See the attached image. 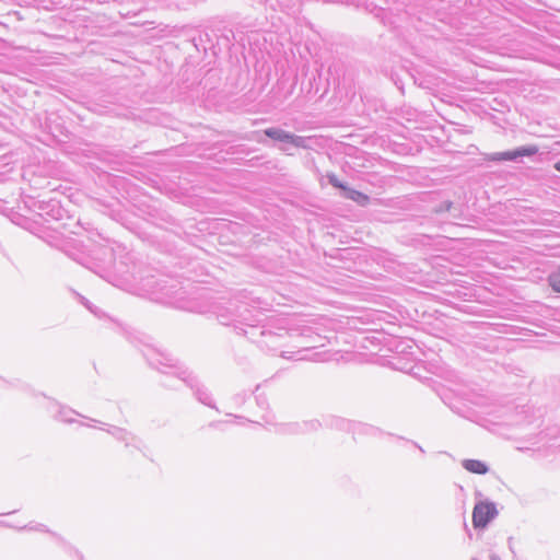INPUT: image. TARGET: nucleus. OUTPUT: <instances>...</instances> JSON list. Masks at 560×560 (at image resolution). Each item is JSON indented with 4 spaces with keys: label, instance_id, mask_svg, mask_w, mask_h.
Returning a JSON list of instances; mask_svg holds the SVG:
<instances>
[{
    "label": "nucleus",
    "instance_id": "obj_1",
    "mask_svg": "<svg viewBox=\"0 0 560 560\" xmlns=\"http://www.w3.org/2000/svg\"><path fill=\"white\" fill-rule=\"evenodd\" d=\"M498 511L491 502H478L472 511V524L476 528H483L493 520Z\"/></svg>",
    "mask_w": 560,
    "mask_h": 560
},
{
    "label": "nucleus",
    "instance_id": "obj_2",
    "mask_svg": "<svg viewBox=\"0 0 560 560\" xmlns=\"http://www.w3.org/2000/svg\"><path fill=\"white\" fill-rule=\"evenodd\" d=\"M538 152V148L536 145L523 147L513 151L506 152H497L491 154H486L485 160L489 162H502V161H512L522 156H532Z\"/></svg>",
    "mask_w": 560,
    "mask_h": 560
},
{
    "label": "nucleus",
    "instance_id": "obj_3",
    "mask_svg": "<svg viewBox=\"0 0 560 560\" xmlns=\"http://www.w3.org/2000/svg\"><path fill=\"white\" fill-rule=\"evenodd\" d=\"M463 467L471 472V474H477V475H485L488 472V466L481 462V460H478V459H465L463 462Z\"/></svg>",
    "mask_w": 560,
    "mask_h": 560
},
{
    "label": "nucleus",
    "instance_id": "obj_4",
    "mask_svg": "<svg viewBox=\"0 0 560 560\" xmlns=\"http://www.w3.org/2000/svg\"><path fill=\"white\" fill-rule=\"evenodd\" d=\"M345 196L348 199H351L361 206H365L369 203V197L365 194L354 190V189H351V188H348V187L345 190Z\"/></svg>",
    "mask_w": 560,
    "mask_h": 560
},
{
    "label": "nucleus",
    "instance_id": "obj_5",
    "mask_svg": "<svg viewBox=\"0 0 560 560\" xmlns=\"http://www.w3.org/2000/svg\"><path fill=\"white\" fill-rule=\"evenodd\" d=\"M265 133H266V136H268L269 138H272L275 140L291 141V142L295 141L294 136H292L288 132H284L283 130H280V129L270 128V129H267L265 131Z\"/></svg>",
    "mask_w": 560,
    "mask_h": 560
},
{
    "label": "nucleus",
    "instance_id": "obj_6",
    "mask_svg": "<svg viewBox=\"0 0 560 560\" xmlns=\"http://www.w3.org/2000/svg\"><path fill=\"white\" fill-rule=\"evenodd\" d=\"M548 282L553 291L560 293V267L549 276Z\"/></svg>",
    "mask_w": 560,
    "mask_h": 560
},
{
    "label": "nucleus",
    "instance_id": "obj_7",
    "mask_svg": "<svg viewBox=\"0 0 560 560\" xmlns=\"http://www.w3.org/2000/svg\"><path fill=\"white\" fill-rule=\"evenodd\" d=\"M329 180H330V183H331L335 187L340 188V189H342L343 191L346 190L347 186H345L342 183H340L336 176H334V175L329 176Z\"/></svg>",
    "mask_w": 560,
    "mask_h": 560
},
{
    "label": "nucleus",
    "instance_id": "obj_8",
    "mask_svg": "<svg viewBox=\"0 0 560 560\" xmlns=\"http://www.w3.org/2000/svg\"><path fill=\"white\" fill-rule=\"evenodd\" d=\"M555 168L560 172V161L555 164Z\"/></svg>",
    "mask_w": 560,
    "mask_h": 560
}]
</instances>
